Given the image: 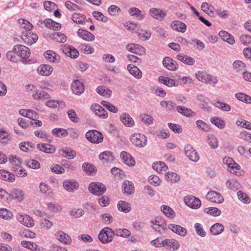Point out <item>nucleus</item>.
<instances>
[{"mask_svg": "<svg viewBox=\"0 0 251 251\" xmlns=\"http://www.w3.org/2000/svg\"><path fill=\"white\" fill-rule=\"evenodd\" d=\"M176 58L183 63L189 66L193 65L196 63V61L194 58L183 53L177 55Z\"/></svg>", "mask_w": 251, "mask_h": 251, "instance_id": "nucleus-22", "label": "nucleus"}, {"mask_svg": "<svg viewBox=\"0 0 251 251\" xmlns=\"http://www.w3.org/2000/svg\"><path fill=\"white\" fill-rule=\"evenodd\" d=\"M72 19L74 22L78 24H83L85 22L84 15L78 13H74L72 16Z\"/></svg>", "mask_w": 251, "mask_h": 251, "instance_id": "nucleus-56", "label": "nucleus"}, {"mask_svg": "<svg viewBox=\"0 0 251 251\" xmlns=\"http://www.w3.org/2000/svg\"><path fill=\"white\" fill-rule=\"evenodd\" d=\"M14 54L23 59H26L30 56V50L26 47L22 45H15L13 48Z\"/></svg>", "mask_w": 251, "mask_h": 251, "instance_id": "nucleus-5", "label": "nucleus"}, {"mask_svg": "<svg viewBox=\"0 0 251 251\" xmlns=\"http://www.w3.org/2000/svg\"><path fill=\"white\" fill-rule=\"evenodd\" d=\"M171 27L174 30L184 32L186 30V25L183 22L179 21H175L171 24Z\"/></svg>", "mask_w": 251, "mask_h": 251, "instance_id": "nucleus-28", "label": "nucleus"}, {"mask_svg": "<svg viewBox=\"0 0 251 251\" xmlns=\"http://www.w3.org/2000/svg\"><path fill=\"white\" fill-rule=\"evenodd\" d=\"M161 106L166 108L168 110H172L176 107V104L172 101H161L160 103Z\"/></svg>", "mask_w": 251, "mask_h": 251, "instance_id": "nucleus-64", "label": "nucleus"}, {"mask_svg": "<svg viewBox=\"0 0 251 251\" xmlns=\"http://www.w3.org/2000/svg\"><path fill=\"white\" fill-rule=\"evenodd\" d=\"M184 152L188 159L193 162H197L200 160V155L198 152L190 144L185 146Z\"/></svg>", "mask_w": 251, "mask_h": 251, "instance_id": "nucleus-6", "label": "nucleus"}, {"mask_svg": "<svg viewBox=\"0 0 251 251\" xmlns=\"http://www.w3.org/2000/svg\"><path fill=\"white\" fill-rule=\"evenodd\" d=\"M91 109L96 115L100 118L106 119L108 117L106 111L98 104H92L91 106Z\"/></svg>", "mask_w": 251, "mask_h": 251, "instance_id": "nucleus-14", "label": "nucleus"}, {"mask_svg": "<svg viewBox=\"0 0 251 251\" xmlns=\"http://www.w3.org/2000/svg\"><path fill=\"white\" fill-rule=\"evenodd\" d=\"M127 68L130 74L136 78L140 79L142 78V72L137 67L129 64L127 65Z\"/></svg>", "mask_w": 251, "mask_h": 251, "instance_id": "nucleus-32", "label": "nucleus"}, {"mask_svg": "<svg viewBox=\"0 0 251 251\" xmlns=\"http://www.w3.org/2000/svg\"><path fill=\"white\" fill-rule=\"evenodd\" d=\"M219 35L223 41L230 45H233L235 42L233 36L226 31H221Z\"/></svg>", "mask_w": 251, "mask_h": 251, "instance_id": "nucleus-33", "label": "nucleus"}, {"mask_svg": "<svg viewBox=\"0 0 251 251\" xmlns=\"http://www.w3.org/2000/svg\"><path fill=\"white\" fill-rule=\"evenodd\" d=\"M161 210L162 212L169 218L173 219L175 216V212L170 206L162 205L161 206Z\"/></svg>", "mask_w": 251, "mask_h": 251, "instance_id": "nucleus-43", "label": "nucleus"}, {"mask_svg": "<svg viewBox=\"0 0 251 251\" xmlns=\"http://www.w3.org/2000/svg\"><path fill=\"white\" fill-rule=\"evenodd\" d=\"M86 138L91 143L99 144L102 142V134L97 130H90L85 134Z\"/></svg>", "mask_w": 251, "mask_h": 251, "instance_id": "nucleus-3", "label": "nucleus"}, {"mask_svg": "<svg viewBox=\"0 0 251 251\" xmlns=\"http://www.w3.org/2000/svg\"><path fill=\"white\" fill-rule=\"evenodd\" d=\"M114 233L112 229L109 227L103 228L99 234V239L103 243H108L112 241Z\"/></svg>", "mask_w": 251, "mask_h": 251, "instance_id": "nucleus-2", "label": "nucleus"}, {"mask_svg": "<svg viewBox=\"0 0 251 251\" xmlns=\"http://www.w3.org/2000/svg\"><path fill=\"white\" fill-rule=\"evenodd\" d=\"M72 92L75 95H79L84 91V86L79 80H75L71 85Z\"/></svg>", "mask_w": 251, "mask_h": 251, "instance_id": "nucleus-15", "label": "nucleus"}, {"mask_svg": "<svg viewBox=\"0 0 251 251\" xmlns=\"http://www.w3.org/2000/svg\"><path fill=\"white\" fill-rule=\"evenodd\" d=\"M99 158L100 160L109 162L113 161L114 157L112 152L106 151L100 153L99 155Z\"/></svg>", "mask_w": 251, "mask_h": 251, "instance_id": "nucleus-40", "label": "nucleus"}, {"mask_svg": "<svg viewBox=\"0 0 251 251\" xmlns=\"http://www.w3.org/2000/svg\"><path fill=\"white\" fill-rule=\"evenodd\" d=\"M206 141L212 148L215 149L218 147V140L215 135L212 134L208 135Z\"/></svg>", "mask_w": 251, "mask_h": 251, "instance_id": "nucleus-44", "label": "nucleus"}, {"mask_svg": "<svg viewBox=\"0 0 251 251\" xmlns=\"http://www.w3.org/2000/svg\"><path fill=\"white\" fill-rule=\"evenodd\" d=\"M101 104L105 108L112 113H117L118 111V108L116 107L107 101L102 100L101 101Z\"/></svg>", "mask_w": 251, "mask_h": 251, "instance_id": "nucleus-62", "label": "nucleus"}, {"mask_svg": "<svg viewBox=\"0 0 251 251\" xmlns=\"http://www.w3.org/2000/svg\"><path fill=\"white\" fill-rule=\"evenodd\" d=\"M234 70L236 72H241L245 70L246 66L244 63L240 60L235 61L233 63Z\"/></svg>", "mask_w": 251, "mask_h": 251, "instance_id": "nucleus-60", "label": "nucleus"}, {"mask_svg": "<svg viewBox=\"0 0 251 251\" xmlns=\"http://www.w3.org/2000/svg\"><path fill=\"white\" fill-rule=\"evenodd\" d=\"M128 13L130 16L135 17L138 20H142L145 17V13L136 7L130 8L128 10Z\"/></svg>", "mask_w": 251, "mask_h": 251, "instance_id": "nucleus-29", "label": "nucleus"}, {"mask_svg": "<svg viewBox=\"0 0 251 251\" xmlns=\"http://www.w3.org/2000/svg\"><path fill=\"white\" fill-rule=\"evenodd\" d=\"M226 185L230 189L236 190L239 188L240 184L236 180L231 179L226 182Z\"/></svg>", "mask_w": 251, "mask_h": 251, "instance_id": "nucleus-63", "label": "nucleus"}, {"mask_svg": "<svg viewBox=\"0 0 251 251\" xmlns=\"http://www.w3.org/2000/svg\"><path fill=\"white\" fill-rule=\"evenodd\" d=\"M162 63L165 68L170 71H174L178 68V65L177 62L169 57H165L162 61Z\"/></svg>", "mask_w": 251, "mask_h": 251, "instance_id": "nucleus-13", "label": "nucleus"}, {"mask_svg": "<svg viewBox=\"0 0 251 251\" xmlns=\"http://www.w3.org/2000/svg\"><path fill=\"white\" fill-rule=\"evenodd\" d=\"M117 207L120 211L125 213L128 212L131 209L130 204L127 202L123 201H120L118 202Z\"/></svg>", "mask_w": 251, "mask_h": 251, "instance_id": "nucleus-46", "label": "nucleus"}, {"mask_svg": "<svg viewBox=\"0 0 251 251\" xmlns=\"http://www.w3.org/2000/svg\"><path fill=\"white\" fill-rule=\"evenodd\" d=\"M126 49L128 51L139 55L143 54L145 53L146 51V50L144 47L138 44L133 43L128 44L126 46Z\"/></svg>", "mask_w": 251, "mask_h": 251, "instance_id": "nucleus-10", "label": "nucleus"}, {"mask_svg": "<svg viewBox=\"0 0 251 251\" xmlns=\"http://www.w3.org/2000/svg\"><path fill=\"white\" fill-rule=\"evenodd\" d=\"M53 135L58 137H65L68 134V131L66 129L61 128H55L51 130Z\"/></svg>", "mask_w": 251, "mask_h": 251, "instance_id": "nucleus-54", "label": "nucleus"}, {"mask_svg": "<svg viewBox=\"0 0 251 251\" xmlns=\"http://www.w3.org/2000/svg\"><path fill=\"white\" fill-rule=\"evenodd\" d=\"M88 189L90 193L97 196L102 195L106 191L105 185L103 183L99 182L91 183L89 185Z\"/></svg>", "mask_w": 251, "mask_h": 251, "instance_id": "nucleus-1", "label": "nucleus"}, {"mask_svg": "<svg viewBox=\"0 0 251 251\" xmlns=\"http://www.w3.org/2000/svg\"><path fill=\"white\" fill-rule=\"evenodd\" d=\"M131 142L136 146L142 148L147 143V138L144 134L140 133H134L130 136Z\"/></svg>", "mask_w": 251, "mask_h": 251, "instance_id": "nucleus-4", "label": "nucleus"}, {"mask_svg": "<svg viewBox=\"0 0 251 251\" xmlns=\"http://www.w3.org/2000/svg\"><path fill=\"white\" fill-rule=\"evenodd\" d=\"M83 171L88 175H92L96 171V167L92 163L84 162L82 166Z\"/></svg>", "mask_w": 251, "mask_h": 251, "instance_id": "nucleus-37", "label": "nucleus"}, {"mask_svg": "<svg viewBox=\"0 0 251 251\" xmlns=\"http://www.w3.org/2000/svg\"><path fill=\"white\" fill-rule=\"evenodd\" d=\"M165 242L163 243L165 244V247H167L170 249H172L173 251L177 250L180 245L179 242L174 239H168L165 240Z\"/></svg>", "mask_w": 251, "mask_h": 251, "instance_id": "nucleus-35", "label": "nucleus"}, {"mask_svg": "<svg viewBox=\"0 0 251 251\" xmlns=\"http://www.w3.org/2000/svg\"><path fill=\"white\" fill-rule=\"evenodd\" d=\"M44 56L47 60L50 62L58 63L60 60V56L52 50L46 51L44 53Z\"/></svg>", "mask_w": 251, "mask_h": 251, "instance_id": "nucleus-18", "label": "nucleus"}, {"mask_svg": "<svg viewBox=\"0 0 251 251\" xmlns=\"http://www.w3.org/2000/svg\"><path fill=\"white\" fill-rule=\"evenodd\" d=\"M213 104L215 107L224 111L228 112L231 109L229 105L226 103L221 102L219 100H215L214 101Z\"/></svg>", "mask_w": 251, "mask_h": 251, "instance_id": "nucleus-48", "label": "nucleus"}, {"mask_svg": "<svg viewBox=\"0 0 251 251\" xmlns=\"http://www.w3.org/2000/svg\"><path fill=\"white\" fill-rule=\"evenodd\" d=\"M168 227L169 229L172 230L174 232L181 236H184L187 234V230L186 229L179 226V225H176L174 224H170L168 226Z\"/></svg>", "mask_w": 251, "mask_h": 251, "instance_id": "nucleus-30", "label": "nucleus"}, {"mask_svg": "<svg viewBox=\"0 0 251 251\" xmlns=\"http://www.w3.org/2000/svg\"><path fill=\"white\" fill-rule=\"evenodd\" d=\"M0 178L5 181L12 182L15 179V176L10 172L5 170H0Z\"/></svg>", "mask_w": 251, "mask_h": 251, "instance_id": "nucleus-34", "label": "nucleus"}, {"mask_svg": "<svg viewBox=\"0 0 251 251\" xmlns=\"http://www.w3.org/2000/svg\"><path fill=\"white\" fill-rule=\"evenodd\" d=\"M9 161L12 165L11 166L12 170H14V168H16L21 165V160L16 155H10L9 157Z\"/></svg>", "mask_w": 251, "mask_h": 251, "instance_id": "nucleus-55", "label": "nucleus"}, {"mask_svg": "<svg viewBox=\"0 0 251 251\" xmlns=\"http://www.w3.org/2000/svg\"><path fill=\"white\" fill-rule=\"evenodd\" d=\"M122 187L123 193L128 196L134 193V187L131 181L128 180L124 181Z\"/></svg>", "mask_w": 251, "mask_h": 251, "instance_id": "nucleus-24", "label": "nucleus"}, {"mask_svg": "<svg viewBox=\"0 0 251 251\" xmlns=\"http://www.w3.org/2000/svg\"><path fill=\"white\" fill-rule=\"evenodd\" d=\"M21 244L23 247L27 248L32 251H39L38 245L33 242L22 241Z\"/></svg>", "mask_w": 251, "mask_h": 251, "instance_id": "nucleus-52", "label": "nucleus"}, {"mask_svg": "<svg viewBox=\"0 0 251 251\" xmlns=\"http://www.w3.org/2000/svg\"><path fill=\"white\" fill-rule=\"evenodd\" d=\"M207 200L212 202L220 203L224 201L223 197L218 192L210 191L206 195Z\"/></svg>", "mask_w": 251, "mask_h": 251, "instance_id": "nucleus-11", "label": "nucleus"}, {"mask_svg": "<svg viewBox=\"0 0 251 251\" xmlns=\"http://www.w3.org/2000/svg\"><path fill=\"white\" fill-rule=\"evenodd\" d=\"M120 157L122 161L129 166H133L135 165V161L131 155L126 151L121 152Z\"/></svg>", "mask_w": 251, "mask_h": 251, "instance_id": "nucleus-26", "label": "nucleus"}, {"mask_svg": "<svg viewBox=\"0 0 251 251\" xmlns=\"http://www.w3.org/2000/svg\"><path fill=\"white\" fill-rule=\"evenodd\" d=\"M208 75L204 72L198 71L195 74V76L199 81L207 83Z\"/></svg>", "mask_w": 251, "mask_h": 251, "instance_id": "nucleus-57", "label": "nucleus"}, {"mask_svg": "<svg viewBox=\"0 0 251 251\" xmlns=\"http://www.w3.org/2000/svg\"><path fill=\"white\" fill-rule=\"evenodd\" d=\"M152 168L159 173H163L166 172L168 169V167L162 162L153 163L152 164Z\"/></svg>", "mask_w": 251, "mask_h": 251, "instance_id": "nucleus-39", "label": "nucleus"}, {"mask_svg": "<svg viewBox=\"0 0 251 251\" xmlns=\"http://www.w3.org/2000/svg\"><path fill=\"white\" fill-rule=\"evenodd\" d=\"M77 33L79 37L87 41H92L95 38V36L92 33L83 29H79Z\"/></svg>", "mask_w": 251, "mask_h": 251, "instance_id": "nucleus-25", "label": "nucleus"}, {"mask_svg": "<svg viewBox=\"0 0 251 251\" xmlns=\"http://www.w3.org/2000/svg\"><path fill=\"white\" fill-rule=\"evenodd\" d=\"M120 118L121 121L126 126L130 127L134 126V121L128 113H122Z\"/></svg>", "mask_w": 251, "mask_h": 251, "instance_id": "nucleus-19", "label": "nucleus"}, {"mask_svg": "<svg viewBox=\"0 0 251 251\" xmlns=\"http://www.w3.org/2000/svg\"><path fill=\"white\" fill-rule=\"evenodd\" d=\"M8 195L11 199H14L17 201H22L25 199L24 193L19 189H12Z\"/></svg>", "mask_w": 251, "mask_h": 251, "instance_id": "nucleus-17", "label": "nucleus"}, {"mask_svg": "<svg viewBox=\"0 0 251 251\" xmlns=\"http://www.w3.org/2000/svg\"><path fill=\"white\" fill-rule=\"evenodd\" d=\"M50 37L51 39L58 42L64 43L66 41V36L61 32H54L50 34Z\"/></svg>", "mask_w": 251, "mask_h": 251, "instance_id": "nucleus-41", "label": "nucleus"}, {"mask_svg": "<svg viewBox=\"0 0 251 251\" xmlns=\"http://www.w3.org/2000/svg\"><path fill=\"white\" fill-rule=\"evenodd\" d=\"M204 211L210 215L213 216H218L221 214V211L220 209L216 207H207L205 208L204 210Z\"/></svg>", "mask_w": 251, "mask_h": 251, "instance_id": "nucleus-61", "label": "nucleus"}, {"mask_svg": "<svg viewBox=\"0 0 251 251\" xmlns=\"http://www.w3.org/2000/svg\"><path fill=\"white\" fill-rule=\"evenodd\" d=\"M53 70V68L48 64L40 65L38 67L37 70L39 75L44 76L50 75L52 73Z\"/></svg>", "mask_w": 251, "mask_h": 251, "instance_id": "nucleus-21", "label": "nucleus"}, {"mask_svg": "<svg viewBox=\"0 0 251 251\" xmlns=\"http://www.w3.org/2000/svg\"><path fill=\"white\" fill-rule=\"evenodd\" d=\"M63 53L67 56L72 58H76L79 55V52L76 49L72 46L64 47L62 49Z\"/></svg>", "mask_w": 251, "mask_h": 251, "instance_id": "nucleus-20", "label": "nucleus"}, {"mask_svg": "<svg viewBox=\"0 0 251 251\" xmlns=\"http://www.w3.org/2000/svg\"><path fill=\"white\" fill-rule=\"evenodd\" d=\"M224 230V226L222 225L216 223L213 225L210 228V231L214 235H219Z\"/></svg>", "mask_w": 251, "mask_h": 251, "instance_id": "nucleus-53", "label": "nucleus"}, {"mask_svg": "<svg viewBox=\"0 0 251 251\" xmlns=\"http://www.w3.org/2000/svg\"><path fill=\"white\" fill-rule=\"evenodd\" d=\"M63 186L66 191L73 192L78 189L79 184L78 182L75 180L67 179L63 182Z\"/></svg>", "mask_w": 251, "mask_h": 251, "instance_id": "nucleus-12", "label": "nucleus"}, {"mask_svg": "<svg viewBox=\"0 0 251 251\" xmlns=\"http://www.w3.org/2000/svg\"><path fill=\"white\" fill-rule=\"evenodd\" d=\"M151 226L156 231L161 232L166 229L165 225L163 224L162 221H151Z\"/></svg>", "mask_w": 251, "mask_h": 251, "instance_id": "nucleus-42", "label": "nucleus"}, {"mask_svg": "<svg viewBox=\"0 0 251 251\" xmlns=\"http://www.w3.org/2000/svg\"><path fill=\"white\" fill-rule=\"evenodd\" d=\"M56 238L61 242L65 244H70L71 243L72 239L70 236L62 231H59L55 234Z\"/></svg>", "mask_w": 251, "mask_h": 251, "instance_id": "nucleus-31", "label": "nucleus"}, {"mask_svg": "<svg viewBox=\"0 0 251 251\" xmlns=\"http://www.w3.org/2000/svg\"><path fill=\"white\" fill-rule=\"evenodd\" d=\"M96 91L100 95L106 97H110L112 94V91L110 90L103 86H98Z\"/></svg>", "mask_w": 251, "mask_h": 251, "instance_id": "nucleus-47", "label": "nucleus"}, {"mask_svg": "<svg viewBox=\"0 0 251 251\" xmlns=\"http://www.w3.org/2000/svg\"><path fill=\"white\" fill-rule=\"evenodd\" d=\"M60 155L63 157L68 158L69 159H73L76 156V152L71 149H62L59 151Z\"/></svg>", "mask_w": 251, "mask_h": 251, "instance_id": "nucleus-36", "label": "nucleus"}, {"mask_svg": "<svg viewBox=\"0 0 251 251\" xmlns=\"http://www.w3.org/2000/svg\"><path fill=\"white\" fill-rule=\"evenodd\" d=\"M179 176L173 172H168L165 174V179L170 182L175 183L179 180Z\"/></svg>", "mask_w": 251, "mask_h": 251, "instance_id": "nucleus-49", "label": "nucleus"}, {"mask_svg": "<svg viewBox=\"0 0 251 251\" xmlns=\"http://www.w3.org/2000/svg\"><path fill=\"white\" fill-rule=\"evenodd\" d=\"M19 113L21 116L30 119L36 118V113L31 109H20L19 111Z\"/></svg>", "mask_w": 251, "mask_h": 251, "instance_id": "nucleus-51", "label": "nucleus"}, {"mask_svg": "<svg viewBox=\"0 0 251 251\" xmlns=\"http://www.w3.org/2000/svg\"><path fill=\"white\" fill-rule=\"evenodd\" d=\"M150 15L157 19L162 20L164 18L166 15V12L160 8H151L149 10Z\"/></svg>", "mask_w": 251, "mask_h": 251, "instance_id": "nucleus-16", "label": "nucleus"}, {"mask_svg": "<svg viewBox=\"0 0 251 251\" xmlns=\"http://www.w3.org/2000/svg\"><path fill=\"white\" fill-rule=\"evenodd\" d=\"M201 10L209 15L213 16L214 15L215 8L211 4L204 2L201 6Z\"/></svg>", "mask_w": 251, "mask_h": 251, "instance_id": "nucleus-38", "label": "nucleus"}, {"mask_svg": "<svg viewBox=\"0 0 251 251\" xmlns=\"http://www.w3.org/2000/svg\"><path fill=\"white\" fill-rule=\"evenodd\" d=\"M22 38L26 44L31 45L37 41L38 36L36 33L30 31V30H27L23 32Z\"/></svg>", "mask_w": 251, "mask_h": 251, "instance_id": "nucleus-7", "label": "nucleus"}, {"mask_svg": "<svg viewBox=\"0 0 251 251\" xmlns=\"http://www.w3.org/2000/svg\"><path fill=\"white\" fill-rule=\"evenodd\" d=\"M235 97L239 100L247 104H251V97L243 93H237L235 94Z\"/></svg>", "mask_w": 251, "mask_h": 251, "instance_id": "nucleus-45", "label": "nucleus"}, {"mask_svg": "<svg viewBox=\"0 0 251 251\" xmlns=\"http://www.w3.org/2000/svg\"><path fill=\"white\" fill-rule=\"evenodd\" d=\"M18 23L20 27L27 30H31L33 27L32 25L28 21L23 19L18 20Z\"/></svg>", "mask_w": 251, "mask_h": 251, "instance_id": "nucleus-58", "label": "nucleus"}, {"mask_svg": "<svg viewBox=\"0 0 251 251\" xmlns=\"http://www.w3.org/2000/svg\"><path fill=\"white\" fill-rule=\"evenodd\" d=\"M211 122L219 128H224L226 126L225 122L218 117H213L210 119Z\"/></svg>", "mask_w": 251, "mask_h": 251, "instance_id": "nucleus-50", "label": "nucleus"}, {"mask_svg": "<svg viewBox=\"0 0 251 251\" xmlns=\"http://www.w3.org/2000/svg\"><path fill=\"white\" fill-rule=\"evenodd\" d=\"M37 147L39 151L47 153H53L55 151L54 146L48 144H38Z\"/></svg>", "mask_w": 251, "mask_h": 251, "instance_id": "nucleus-27", "label": "nucleus"}, {"mask_svg": "<svg viewBox=\"0 0 251 251\" xmlns=\"http://www.w3.org/2000/svg\"><path fill=\"white\" fill-rule=\"evenodd\" d=\"M41 27H45L50 28L54 30H58L61 27V25L60 23H57L50 19H47L43 21H39L37 24Z\"/></svg>", "mask_w": 251, "mask_h": 251, "instance_id": "nucleus-8", "label": "nucleus"}, {"mask_svg": "<svg viewBox=\"0 0 251 251\" xmlns=\"http://www.w3.org/2000/svg\"><path fill=\"white\" fill-rule=\"evenodd\" d=\"M13 217L11 212L6 208H0V217L4 220H9Z\"/></svg>", "mask_w": 251, "mask_h": 251, "instance_id": "nucleus-59", "label": "nucleus"}, {"mask_svg": "<svg viewBox=\"0 0 251 251\" xmlns=\"http://www.w3.org/2000/svg\"><path fill=\"white\" fill-rule=\"evenodd\" d=\"M184 201L186 205L194 209L199 208L201 205L200 200L192 195L185 196Z\"/></svg>", "mask_w": 251, "mask_h": 251, "instance_id": "nucleus-9", "label": "nucleus"}, {"mask_svg": "<svg viewBox=\"0 0 251 251\" xmlns=\"http://www.w3.org/2000/svg\"><path fill=\"white\" fill-rule=\"evenodd\" d=\"M32 98L35 100H44L50 99V95L46 92L40 90L33 91Z\"/></svg>", "mask_w": 251, "mask_h": 251, "instance_id": "nucleus-23", "label": "nucleus"}]
</instances>
